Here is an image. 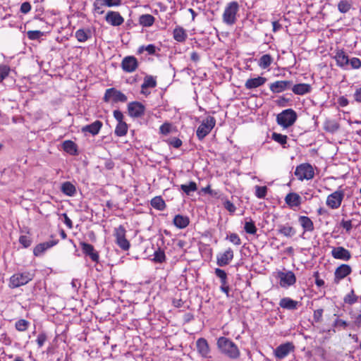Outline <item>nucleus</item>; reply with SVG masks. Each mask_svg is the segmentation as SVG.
I'll list each match as a JSON object with an SVG mask.
<instances>
[{
    "instance_id": "nucleus-1",
    "label": "nucleus",
    "mask_w": 361,
    "mask_h": 361,
    "mask_svg": "<svg viewBox=\"0 0 361 361\" xmlns=\"http://www.w3.org/2000/svg\"><path fill=\"white\" fill-rule=\"evenodd\" d=\"M216 345L219 351L231 359H237L240 356L238 346L226 337L219 338Z\"/></svg>"
},
{
    "instance_id": "nucleus-2",
    "label": "nucleus",
    "mask_w": 361,
    "mask_h": 361,
    "mask_svg": "<svg viewBox=\"0 0 361 361\" xmlns=\"http://www.w3.org/2000/svg\"><path fill=\"white\" fill-rule=\"evenodd\" d=\"M239 9L240 6L237 1H233L228 3L222 15L223 22L227 25H233L237 22Z\"/></svg>"
},
{
    "instance_id": "nucleus-3",
    "label": "nucleus",
    "mask_w": 361,
    "mask_h": 361,
    "mask_svg": "<svg viewBox=\"0 0 361 361\" xmlns=\"http://www.w3.org/2000/svg\"><path fill=\"white\" fill-rule=\"evenodd\" d=\"M297 119V114L292 109L283 110L276 117L277 123L284 128H287L294 124Z\"/></svg>"
},
{
    "instance_id": "nucleus-4",
    "label": "nucleus",
    "mask_w": 361,
    "mask_h": 361,
    "mask_svg": "<svg viewBox=\"0 0 361 361\" xmlns=\"http://www.w3.org/2000/svg\"><path fill=\"white\" fill-rule=\"evenodd\" d=\"M295 176L298 180H311L314 178V171L312 166L308 163L301 164L298 166L295 171Z\"/></svg>"
},
{
    "instance_id": "nucleus-5",
    "label": "nucleus",
    "mask_w": 361,
    "mask_h": 361,
    "mask_svg": "<svg viewBox=\"0 0 361 361\" xmlns=\"http://www.w3.org/2000/svg\"><path fill=\"white\" fill-rule=\"evenodd\" d=\"M216 120L212 116H207L198 127L196 134L199 140L204 139L214 128Z\"/></svg>"
},
{
    "instance_id": "nucleus-6",
    "label": "nucleus",
    "mask_w": 361,
    "mask_h": 361,
    "mask_svg": "<svg viewBox=\"0 0 361 361\" xmlns=\"http://www.w3.org/2000/svg\"><path fill=\"white\" fill-rule=\"evenodd\" d=\"M344 196V190L340 187L337 190L328 195L326 204L329 208L336 209L341 205Z\"/></svg>"
},
{
    "instance_id": "nucleus-7",
    "label": "nucleus",
    "mask_w": 361,
    "mask_h": 361,
    "mask_svg": "<svg viewBox=\"0 0 361 361\" xmlns=\"http://www.w3.org/2000/svg\"><path fill=\"white\" fill-rule=\"evenodd\" d=\"M103 99L105 102H111L112 103H124L127 101L128 98L120 90H118L114 87H111L106 90Z\"/></svg>"
},
{
    "instance_id": "nucleus-8",
    "label": "nucleus",
    "mask_w": 361,
    "mask_h": 361,
    "mask_svg": "<svg viewBox=\"0 0 361 361\" xmlns=\"http://www.w3.org/2000/svg\"><path fill=\"white\" fill-rule=\"evenodd\" d=\"M33 278L30 272L16 273L10 279V286L11 288H18L27 284Z\"/></svg>"
},
{
    "instance_id": "nucleus-9",
    "label": "nucleus",
    "mask_w": 361,
    "mask_h": 361,
    "mask_svg": "<svg viewBox=\"0 0 361 361\" xmlns=\"http://www.w3.org/2000/svg\"><path fill=\"white\" fill-rule=\"evenodd\" d=\"M126 231L123 226L120 225L114 229V236L116 244L123 250L126 251L130 248V243L126 238Z\"/></svg>"
},
{
    "instance_id": "nucleus-10",
    "label": "nucleus",
    "mask_w": 361,
    "mask_h": 361,
    "mask_svg": "<svg viewBox=\"0 0 361 361\" xmlns=\"http://www.w3.org/2000/svg\"><path fill=\"white\" fill-rule=\"evenodd\" d=\"M278 277L280 279V286L281 287H288L296 282V277L291 271H279Z\"/></svg>"
},
{
    "instance_id": "nucleus-11",
    "label": "nucleus",
    "mask_w": 361,
    "mask_h": 361,
    "mask_svg": "<svg viewBox=\"0 0 361 361\" xmlns=\"http://www.w3.org/2000/svg\"><path fill=\"white\" fill-rule=\"evenodd\" d=\"M137 67L138 61L135 56H126L121 61V68L124 72L133 73L137 68Z\"/></svg>"
},
{
    "instance_id": "nucleus-12",
    "label": "nucleus",
    "mask_w": 361,
    "mask_h": 361,
    "mask_svg": "<svg viewBox=\"0 0 361 361\" xmlns=\"http://www.w3.org/2000/svg\"><path fill=\"white\" fill-rule=\"evenodd\" d=\"M334 54L333 58L335 59L336 65L344 70L348 69L349 57L343 49H336Z\"/></svg>"
},
{
    "instance_id": "nucleus-13",
    "label": "nucleus",
    "mask_w": 361,
    "mask_h": 361,
    "mask_svg": "<svg viewBox=\"0 0 361 361\" xmlns=\"http://www.w3.org/2000/svg\"><path fill=\"white\" fill-rule=\"evenodd\" d=\"M233 250L228 247L224 252L219 253L216 256V264L219 267L228 265L233 259Z\"/></svg>"
},
{
    "instance_id": "nucleus-14",
    "label": "nucleus",
    "mask_w": 361,
    "mask_h": 361,
    "mask_svg": "<svg viewBox=\"0 0 361 361\" xmlns=\"http://www.w3.org/2000/svg\"><path fill=\"white\" fill-rule=\"evenodd\" d=\"M331 256L336 259L348 261L351 258V253L343 247H334L331 250Z\"/></svg>"
},
{
    "instance_id": "nucleus-15",
    "label": "nucleus",
    "mask_w": 361,
    "mask_h": 361,
    "mask_svg": "<svg viewBox=\"0 0 361 361\" xmlns=\"http://www.w3.org/2000/svg\"><path fill=\"white\" fill-rule=\"evenodd\" d=\"M145 109V106L138 102H133L128 105V114L131 117H140L144 114Z\"/></svg>"
},
{
    "instance_id": "nucleus-16",
    "label": "nucleus",
    "mask_w": 361,
    "mask_h": 361,
    "mask_svg": "<svg viewBox=\"0 0 361 361\" xmlns=\"http://www.w3.org/2000/svg\"><path fill=\"white\" fill-rule=\"evenodd\" d=\"M105 20L112 26H119L123 23L124 18L118 12L109 11L106 14Z\"/></svg>"
},
{
    "instance_id": "nucleus-17",
    "label": "nucleus",
    "mask_w": 361,
    "mask_h": 361,
    "mask_svg": "<svg viewBox=\"0 0 361 361\" xmlns=\"http://www.w3.org/2000/svg\"><path fill=\"white\" fill-rule=\"evenodd\" d=\"M293 350L294 345L292 343L288 342L279 345L274 350V355L277 358L283 359Z\"/></svg>"
},
{
    "instance_id": "nucleus-18",
    "label": "nucleus",
    "mask_w": 361,
    "mask_h": 361,
    "mask_svg": "<svg viewBox=\"0 0 361 361\" xmlns=\"http://www.w3.org/2000/svg\"><path fill=\"white\" fill-rule=\"evenodd\" d=\"M352 271L351 267L348 264H341L338 267L334 273V282L338 283L341 280L348 276Z\"/></svg>"
},
{
    "instance_id": "nucleus-19",
    "label": "nucleus",
    "mask_w": 361,
    "mask_h": 361,
    "mask_svg": "<svg viewBox=\"0 0 361 361\" xmlns=\"http://www.w3.org/2000/svg\"><path fill=\"white\" fill-rule=\"evenodd\" d=\"M292 85L290 80H278L269 85V89L273 93H280L288 90Z\"/></svg>"
},
{
    "instance_id": "nucleus-20",
    "label": "nucleus",
    "mask_w": 361,
    "mask_h": 361,
    "mask_svg": "<svg viewBox=\"0 0 361 361\" xmlns=\"http://www.w3.org/2000/svg\"><path fill=\"white\" fill-rule=\"evenodd\" d=\"M57 240H52L48 242L39 243L34 247L33 254L35 256L41 255L47 249L56 245L58 243Z\"/></svg>"
},
{
    "instance_id": "nucleus-21",
    "label": "nucleus",
    "mask_w": 361,
    "mask_h": 361,
    "mask_svg": "<svg viewBox=\"0 0 361 361\" xmlns=\"http://www.w3.org/2000/svg\"><path fill=\"white\" fill-rule=\"evenodd\" d=\"M82 252L88 255L93 262H97L99 261V254L94 250L93 245L89 243H81Z\"/></svg>"
},
{
    "instance_id": "nucleus-22",
    "label": "nucleus",
    "mask_w": 361,
    "mask_h": 361,
    "mask_svg": "<svg viewBox=\"0 0 361 361\" xmlns=\"http://www.w3.org/2000/svg\"><path fill=\"white\" fill-rule=\"evenodd\" d=\"M266 81L267 79L261 76H258L255 78H250L245 82V87L247 90L255 89L263 85Z\"/></svg>"
},
{
    "instance_id": "nucleus-23",
    "label": "nucleus",
    "mask_w": 361,
    "mask_h": 361,
    "mask_svg": "<svg viewBox=\"0 0 361 361\" xmlns=\"http://www.w3.org/2000/svg\"><path fill=\"white\" fill-rule=\"evenodd\" d=\"M197 351L202 357H207L209 353V344L206 339L200 338L196 341Z\"/></svg>"
},
{
    "instance_id": "nucleus-24",
    "label": "nucleus",
    "mask_w": 361,
    "mask_h": 361,
    "mask_svg": "<svg viewBox=\"0 0 361 361\" xmlns=\"http://www.w3.org/2000/svg\"><path fill=\"white\" fill-rule=\"evenodd\" d=\"M102 126V123L100 121H96L90 125H87L82 128V132L83 133H90L92 135H96L99 133L101 128Z\"/></svg>"
},
{
    "instance_id": "nucleus-25",
    "label": "nucleus",
    "mask_w": 361,
    "mask_h": 361,
    "mask_svg": "<svg viewBox=\"0 0 361 361\" xmlns=\"http://www.w3.org/2000/svg\"><path fill=\"white\" fill-rule=\"evenodd\" d=\"M285 202L290 207H299L301 204V197L295 192H290L286 196Z\"/></svg>"
},
{
    "instance_id": "nucleus-26",
    "label": "nucleus",
    "mask_w": 361,
    "mask_h": 361,
    "mask_svg": "<svg viewBox=\"0 0 361 361\" xmlns=\"http://www.w3.org/2000/svg\"><path fill=\"white\" fill-rule=\"evenodd\" d=\"M311 90V85L307 83L296 84L292 87L293 92L298 95H304L305 94L310 93Z\"/></svg>"
},
{
    "instance_id": "nucleus-27",
    "label": "nucleus",
    "mask_w": 361,
    "mask_h": 361,
    "mask_svg": "<svg viewBox=\"0 0 361 361\" xmlns=\"http://www.w3.org/2000/svg\"><path fill=\"white\" fill-rule=\"evenodd\" d=\"M157 80L152 75H146L144 78L143 83L141 85V92L142 94H147V92L145 91L147 88H154L157 86Z\"/></svg>"
},
{
    "instance_id": "nucleus-28",
    "label": "nucleus",
    "mask_w": 361,
    "mask_h": 361,
    "mask_svg": "<svg viewBox=\"0 0 361 361\" xmlns=\"http://www.w3.org/2000/svg\"><path fill=\"white\" fill-rule=\"evenodd\" d=\"M298 221L304 230V232H312L314 229L313 221L306 216H300Z\"/></svg>"
},
{
    "instance_id": "nucleus-29",
    "label": "nucleus",
    "mask_w": 361,
    "mask_h": 361,
    "mask_svg": "<svg viewBox=\"0 0 361 361\" xmlns=\"http://www.w3.org/2000/svg\"><path fill=\"white\" fill-rule=\"evenodd\" d=\"M298 302L290 298H283L279 302L281 307L289 310H296L298 307Z\"/></svg>"
},
{
    "instance_id": "nucleus-30",
    "label": "nucleus",
    "mask_w": 361,
    "mask_h": 361,
    "mask_svg": "<svg viewBox=\"0 0 361 361\" xmlns=\"http://www.w3.org/2000/svg\"><path fill=\"white\" fill-rule=\"evenodd\" d=\"M278 232L287 238H292L296 233L295 229L288 224L279 225Z\"/></svg>"
},
{
    "instance_id": "nucleus-31",
    "label": "nucleus",
    "mask_w": 361,
    "mask_h": 361,
    "mask_svg": "<svg viewBox=\"0 0 361 361\" xmlns=\"http://www.w3.org/2000/svg\"><path fill=\"white\" fill-rule=\"evenodd\" d=\"M189 219L180 214L176 215L173 219L174 225L178 228H184L189 224Z\"/></svg>"
},
{
    "instance_id": "nucleus-32",
    "label": "nucleus",
    "mask_w": 361,
    "mask_h": 361,
    "mask_svg": "<svg viewBox=\"0 0 361 361\" xmlns=\"http://www.w3.org/2000/svg\"><path fill=\"white\" fill-rule=\"evenodd\" d=\"M62 192L68 196L72 197L76 192L75 187L69 181L64 182L61 187Z\"/></svg>"
},
{
    "instance_id": "nucleus-33",
    "label": "nucleus",
    "mask_w": 361,
    "mask_h": 361,
    "mask_svg": "<svg viewBox=\"0 0 361 361\" xmlns=\"http://www.w3.org/2000/svg\"><path fill=\"white\" fill-rule=\"evenodd\" d=\"M75 36L78 42H85L91 37V32L88 29H79L75 32Z\"/></svg>"
},
{
    "instance_id": "nucleus-34",
    "label": "nucleus",
    "mask_w": 361,
    "mask_h": 361,
    "mask_svg": "<svg viewBox=\"0 0 361 361\" xmlns=\"http://www.w3.org/2000/svg\"><path fill=\"white\" fill-rule=\"evenodd\" d=\"M63 150L71 155H75L78 152L77 145L71 140H66L62 145Z\"/></svg>"
},
{
    "instance_id": "nucleus-35",
    "label": "nucleus",
    "mask_w": 361,
    "mask_h": 361,
    "mask_svg": "<svg viewBox=\"0 0 361 361\" xmlns=\"http://www.w3.org/2000/svg\"><path fill=\"white\" fill-rule=\"evenodd\" d=\"M154 21V17L150 14H143L139 18V23L143 27H150Z\"/></svg>"
},
{
    "instance_id": "nucleus-36",
    "label": "nucleus",
    "mask_w": 361,
    "mask_h": 361,
    "mask_svg": "<svg viewBox=\"0 0 361 361\" xmlns=\"http://www.w3.org/2000/svg\"><path fill=\"white\" fill-rule=\"evenodd\" d=\"M173 38L179 42H184L187 38L185 30L180 27H177L173 30Z\"/></svg>"
},
{
    "instance_id": "nucleus-37",
    "label": "nucleus",
    "mask_w": 361,
    "mask_h": 361,
    "mask_svg": "<svg viewBox=\"0 0 361 361\" xmlns=\"http://www.w3.org/2000/svg\"><path fill=\"white\" fill-rule=\"evenodd\" d=\"M151 205L154 209L163 211L166 208V203L160 196L154 197L151 200Z\"/></svg>"
},
{
    "instance_id": "nucleus-38",
    "label": "nucleus",
    "mask_w": 361,
    "mask_h": 361,
    "mask_svg": "<svg viewBox=\"0 0 361 361\" xmlns=\"http://www.w3.org/2000/svg\"><path fill=\"white\" fill-rule=\"evenodd\" d=\"M273 62V58L270 54H264L259 60L258 65L261 68H267Z\"/></svg>"
},
{
    "instance_id": "nucleus-39",
    "label": "nucleus",
    "mask_w": 361,
    "mask_h": 361,
    "mask_svg": "<svg viewBox=\"0 0 361 361\" xmlns=\"http://www.w3.org/2000/svg\"><path fill=\"white\" fill-rule=\"evenodd\" d=\"M128 128V127L126 122L123 121L118 123L116 126L114 133L118 137L124 136L127 134Z\"/></svg>"
},
{
    "instance_id": "nucleus-40",
    "label": "nucleus",
    "mask_w": 361,
    "mask_h": 361,
    "mask_svg": "<svg viewBox=\"0 0 361 361\" xmlns=\"http://www.w3.org/2000/svg\"><path fill=\"white\" fill-rule=\"evenodd\" d=\"M180 189L188 195H190L192 192H195L197 190V184L190 181L189 184H182Z\"/></svg>"
},
{
    "instance_id": "nucleus-41",
    "label": "nucleus",
    "mask_w": 361,
    "mask_h": 361,
    "mask_svg": "<svg viewBox=\"0 0 361 361\" xmlns=\"http://www.w3.org/2000/svg\"><path fill=\"white\" fill-rule=\"evenodd\" d=\"M351 4L347 0H341L338 4V9L342 13L348 12L351 8Z\"/></svg>"
},
{
    "instance_id": "nucleus-42",
    "label": "nucleus",
    "mask_w": 361,
    "mask_h": 361,
    "mask_svg": "<svg viewBox=\"0 0 361 361\" xmlns=\"http://www.w3.org/2000/svg\"><path fill=\"white\" fill-rule=\"evenodd\" d=\"M30 326V322L25 319L18 320L15 324V327L18 331H25Z\"/></svg>"
},
{
    "instance_id": "nucleus-43",
    "label": "nucleus",
    "mask_w": 361,
    "mask_h": 361,
    "mask_svg": "<svg viewBox=\"0 0 361 361\" xmlns=\"http://www.w3.org/2000/svg\"><path fill=\"white\" fill-rule=\"evenodd\" d=\"M165 260L166 255L164 250H162L161 248H158V250H156L154 253L153 261L154 262L162 263L165 262Z\"/></svg>"
},
{
    "instance_id": "nucleus-44",
    "label": "nucleus",
    "mask_w": 361,
    "mask_h": 361,
    "mask_svg": "<svg viewBox=\"0 0 361 361\" xmlns=\"http://www.w3.org/2000/svg\"><path fill=\"white\" fill-rule=\"evenodd\" d=\"M272 139L275 142L283 145V147H286L285 145L287 143V139H288L287 135H282V134L277 133H273Z\"/></svg>"
},
{
    "instance_id": "nucleus-45",
    "label": "nucleus",
    "mask_w": 361,
    "mask_h": 361,
    "mask_svg": "<svg viewBox=\"0 0 361 361\" xmlns=\"http://www.w3.org/2000/svg\"><path fill=\"white\" fill-rule=\"evenodd\" d=\"M244 229L247 233L252 235L255 234L257 231L255 224L252 219H250L249 221H245Z\"/></svg>"
},
{
    "instance_id": "nucleus-46",
    "label": "nucleus",
    "mask_w": 361,
    "mask_h": 361,
    "mask_svg": "<svg viewBox=\"0 0 361 361\" xmlns=\"http://www.w3.org/2000/svg\"><path fill=\"white\" fill-rule=\"evenodd\" d=\"M357 300L358 297L355 294L353 290H351V291L348 294H347L343 298L344 302L348 305H353L357 302Z\"/></svg>"
},
{
    "instance_id": "nucleus-47",
    "label": "nucleus",
    "mask_w": 361,
    "mask_h": 361,
    "mask_svg": "<svg viewBox=\"0 0 361 361\" xmlns=\"http://www.w3.org/2000/svg\"><path fill=\"white\" fill-rule=\"evenodd\" d=\"M255 188V195L259 199H263L265 197L267 193V186H259L256 185Z\"/></svg>"
},
{
    "instance_id": "nucleus-48",
    "label": "nucleus",
    "mask_w": 361,
    "mask_h": 361,
    "mask_svg": "<svg viewBox=\"0 0 361 361\" xmlns=\"http://www.w3.org/2000/svg\"><path fill=\"white\" fill-rule=\"evenodd\" d=\"M157 48L154 44H148L147 46H141L139 47L137 52L138 54H142L143 51H146L149 54L152 55L156 52Z\"/></svg>"
},
{
    "instance_id": "nucleus-49",
    "label": "nucleus",
    "mask_w": 361,
    "mask_h": 361,
    "mask_svg": "<svg viewBox=\"0 0 361 361\" xmlns=\"http://www.w3.org/2000/svg\"><path fill=\"white\" fill-rule=\"evenodd\" d=\"M226 239L228 240L231 243L237 246L241 245L242 243L239 235L235 233H232L230 235H228Z\"/></svg>"
},
{
    "instance_id": "nucleus-50",
    "label": "nucleus",
    "mask_w": 361,
    "mask_h": 361,
    "mask_svg": "<svg viewBox=\"0 0 361 361\" xmlns=\"http://www.w3.org/2000/svg\"><path fill=\"white\" fill-rule=\"evenodd\" d=\"M215 274L217 277H219L221 280V283H228L227 282V274L224 270L221 269L219 268L215 269Z\"/></svg>"
},
{
    "instance_id": "nucleus-51",
    "label": "nucleus",
    "mask_w": 361,
    "mask_h": 361,
    "mask_svg": "<svg viewBox=\"0 0 361 361\" xmlns=\"http://www.w3.org/2000/svg\"><path fill=\"white\" fill-rule=\"evenodd\" d=\"M27 37L31 40H35L44 35L43 32L39 30H29L27 32Z\"/></svg>"
},
{
    "instance_id": "nucleus-52",
    "label": "nucleus",
    "mask_w": 361,
    "mask_h": 361,
    "mask_svg": "<svg viewBox=\"0 0 361 361\" xmlns=\"http://www.w3.org/2000/svg\"><path fill=\"white\" fill-rule=\"evenodd\" d=\"M10 68L6 65H0V82H2L9 74Z\"/></svg>"
},
{
    "instance_id": "nucleus-53",
    "label": "nucleus",
    "mask_w": 361,
    "mask_h": 361,
    "mask_svg": "<svg viewBox=\"0 0 361 361\" xmlns=\"http://www.w3.org/2000/svg\"><path fill=\"white\" fill-rule=\"evenodd\" d=\"M104 6L105 5L104 4L102 0H95L93 4L94 11L99 14L104 13V11L102 9Z\"/></svg>"
},
{
    "instance_id": "nucleus-54",
    "label": "nucleus",
    "mask_w": 361,
    "mask_h": 361,
    "mask_svg": "<svg viewBox=\"0 0 361 361\" xmlns=\"http://www.w3.org/2000/svg\"><path fill=\"white\" fill-rule=\"evenodd\" d=\"M341 226L343 227L344 229H345L346 231V233H349L351 231V229L353 228V227L354 226L353 224V220H344L343 219L341 221Z\"/></svg>"
},
{
    "instance_id": "nucleus-55",
    "label": "nucleus",
    "mask_w": 361,
    "mask_h": 361,
    "mask_svg": "<svg viewBox=\"0 0 361 361\" xmlns=\"http://www.w3.org/2000/svg\"><path fill=\"white\" fill-rule=\"evenodd\" d=\"M19 243L23 246V247H28L32 243L31 238L27 235H21L19 238Z\"/></svg>"
},
{
    "instance_id": "nucleus-56",
    "label": "nucleus",
    "mask_w": 361,
    "mask_h": 361,
    "mask_svg": "<svg viewBox=\"0 0 361 361\" xmlns=\"http://www.w3.org/2000/svg\"><path fill=\"white\" fill-rule=\"evenodd\" d=\"M47 340V336L45 333L42 332L38 334L36 342L39 348H42L46 341Z\"/></svg>"
},
{
    "instance_id": "nucleus-57",
    "label": "nucleus",
    "mask_w": 361,
    "mask_h": 361,
    "mask_svg": "<svg viewBox=\"0 0 361 361\" xmlns=\"http://www.w3.org/2000/svg\"><path fill=\"white\" fill-rule=\"evenodd\" d=\"M349 64L353 69H359L361 68V61L357 57H353L350 59H349Z\"/></svg>"
},
{
    "instance_id": "nucleus-58",
    "label": "nucleus",
    "mask_w": 361,
    "mask_h": 361,
    "mask_svg": "<svg viewBox=\"0 0 361 361\" xmlns=\"http://www.w3.org/2000/svg\"><path fill=\"white\" fill-rule=\"evenodd\" d=\"M171 124L169 123H164L159 128L160 133L164 135L169 134L171 132Z\"/></svg>"
},
{
    "instance_id": "nucleus-59",
    "label": "nucleus",
    "mask_w": 361,
    "mask_h": 361,
    "mask_svg": "<svg viewBox=\"0 0 361 361\" xmlns=\"http://www.w3.org/2000/svg\"><path fill=\"white\" fill-rule=\"evenodd\" d=\"M107 7L118 6L121 4V0H102Z\"/></svg>"
},
{
    "instance_id": "nucleus-60",
    "label": "nucleus",
    "mask_w": 361,
    "mask_h": 361,
    "mask_svg": "<svg viewBox=\"0 0 361 361\" xmlns=\"http://www.w3.org/2000/svg\"><path fill=\"white\" fill-rule=\"evenodd\" d=\"M323 309H318L314 310L313 314L314 321L317 323L320 322L322 319Z\"/></svg>"
},
{
    "instance_id": "nucleus-61",
    "label": "nucleus",
    "mask_w": 361,
    "mask_h": 361,
    "mask_svg": "<svg viewBox=\"0 0 361 361\" xmlns=\"http://www.w3.org/2000/svg\"><path fill=\"white\" fill-rule=\"evenodd\" d=\"M350 317L353 319V324L357 327L361 326V314L355 315L353 312L350 313Z\"/></svg>"
},
{
    "instance_id": "nucleus-62",
    "label": "nucleus",
    "mask_w": 361,
    "mask_h": 361,
    "mask_svg": "<svg viewBox=\"0 0 361 361\" xmlns=\"http://www.w3.org/2000/svg\"><path fill=\"white\" fill-rule=\"evenodd\" d=\"M31 8L32 6L29 2H23L20 6V11L21 13L26 14L30 11Z\"/></svg>"
},
{
    "instance_id": "nucleus-63",
    "label": "nucleus",
    "mask_w": 361,
    "mask_h": 361,
    "mask_svg": "<svg viewBox=\"0 0 361 361\" xmlns=\"http://www.w3.org/2000/svg\"><path fill=\"white\" fill-rule=\"evenodd\" d=\"M113 114H114V117L118 121V123L123 121L124 116L121 111L114 110Z\"/></svg>"
},
{
    "instance_id": "nucleus-64",
    "label": "nucleus",
    "mask_w": 361,
    "mask_h": 361,
    "mask_svg": "<svg viewBox=\"0 0 361 361\" xmlns=\"http://www.w3.org/2000/svg\"><path fill=\"white\" fill-rule=\"evenodd\" d=\"M348 326V323L343 320V319H336L334 323V327H337V326H341L343 327V329H345Z\"/></svg>"
}]
</instances>
